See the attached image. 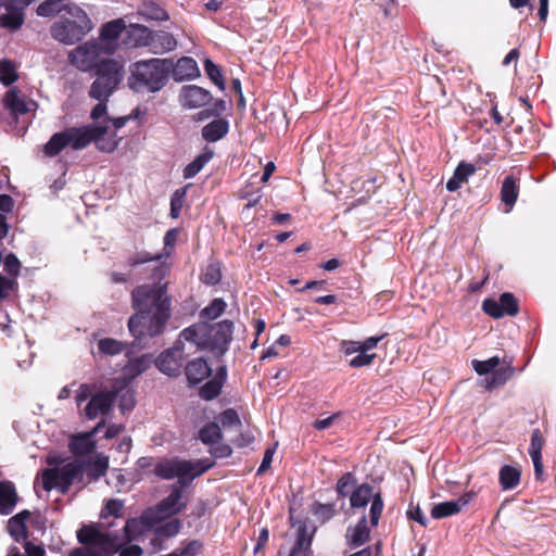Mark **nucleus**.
<instances>
[{"label": "nucleus", "mask_w": 556, "mask_h": 556, "mask_svg": "<svg viewBox=\"0 0 556 556\" xmlns=\"http://www.w3.org/2000/svg\"><path fill=\"white\" fill-rule=\"evenodd\" d=\"M131 299L137 313L128 320L129 332L138 340L160 334L170 316L166 285L140 286L132 291Z\"/></svg>", "instance_id": "nucleus-1"}, {"label": "nucleus", "mask_w": 556, "mask_h": 556, "mask_svg": "<svg viewBox=\"0 0 556 556\" xmlns=\"http://www.w3.org/2000/svg\"><path fill=\"white\" fill-rule=\"evenodd\" d=\"M213 466L214 462L208 458L198 460L172 458L159 462L154 467V473L165 480L177 478L178 483L181 484V486L174 485L170 494L159 503L160 517H170L178 514L187 504L184 498V486Z\"/></svg>", "instance_id": "nucleus-2"}, {"label": "nucleus", "mask_w": 556, "mask_h": 556, "mask_svg": "<svg viewBox=\"0 0 556 556\" xmlns=\"http://www.w3.org/2000/svg\"><path fill=\"white\" fill-rule=\"evenodd\" d=\"M81 546L74 547L66 556H114L123 544L114 532L99 525H85L76 533Z\"/></svg>", "instance_id": "nucleus-3"}, {"label": "nucleus", "mask_w": 556, "mask_h": 556, "mask_svg": "<svg viewBox=\"0 0 556 556\" xmlns=\"http://www.w3.org/2000/svg\"><path fill=\"white\" fill-rule=\"evenodd\" d=\"M124 64L116 60H103L97 67V78L89 96L99 101L91 111V118L98 121L106 114V101L124 78Z\"/></svg>", "instance_id": "nucleus-4"}, {"label": "nucleus", "mask_w": 556, "mask_h": 556, "mask_svg": "<svg viewBox=\"0 0 556 556\" xmlns=\"http://www.w3.org/2000/svg\"><path fill=\"white\" fill-rule=\"evenodd\" d=\"M170 68L169 59L138 61L130 67L128 86L136 92H157L166 85Z\"/></svg>", "instance_id": "nucleus-5"}, {"label": "nucleus", "mask_w": 556, "mask_h": 556, "mask_svg": "<svg viewBox=\"0 0 556 556\" xmlns=\"http://www.w3.org/2000/svg\"><path fill=\"white\" fill-rule=\"evenodd\" d=\"M93 28L88 14L77 4L70 3L65 12L51 25V37L63 45H75Z\"/></svg>", "instance_id": "nucleus-6"}, {"label": "nucleus", "mask_w": 556, "mask_h": 556, "mask_svg": "<svg viewBox=\"0 0 556 556\" xmlns=\"http://www.w3.org/2000/svg\"><path fill=\"white\" fill-rule=\"evenodd\" d=\"M90 138L87 129L71 127L52 135L43 147V153L49 157H53L66 147H71L73 150H83L90 144Z\"/></svg>", "instance_id": "nucleus-7"}, {"label": "nucleus", "mask_w": 556, "mask_h": 556, "mask_svg": "<svg viewBox=\"0 0 556 556\" xmlns=\"http://www.w3.org/2000/svg\"><path fill=\"white\" fill-rule=\"evenodd\" d=\"M498 365L500 358L497 356H493L486 361L473 359L471 362V366L478 375L483 376L493 372L491 377L484 379V386L488 390L503 386L514 375V368L511 366L496 369Z\"/></svg>", "instance_id": "nucleus-8"}, {"label": "nucleus", "mask_w": 556, "mask_h": 556, "mask_svg": "<svg viewBox=\"0 0 556 556\" xmlns=\"http://www.w3.org/2000/svg\"><path fill=\"white\" fill-rule=\"evenodd\" d=\"M370 502V525L376 527L379 522L382 509L383 501L379 493L374 494L372 488L363 483L355 488L350 495V504L353 508L365 507Z\"/></svg>", "instance_id": "nucleus-9"}, {"label": "nucleus", "mask_w": 556, "mask_h": 556, "mask_svg": "<svg viewBox=\"0 0 556 556\" xmlns=\"http://www.w3.org/2000/svg\"><path fill=\"white\" fill-rule=\"evenodd\" d=\"M100 43L93 40L86 41L68 53V61L72 65L83 72L91 71L99 66L97 63L102 51Z\"/></svg>", "instance_id": "nucleus-10"}, {"label": "nucleus", "mask_w": 556, "mask_h": 556, "mask_svg": "<svg viewBox=\"0 0 556 556\" xmlns=\"http://www.w3.org/2000/svg\"><path fill=\"white\" fill-rule=\"evenodd\" d=\"M118 396L116 389L100 391L93 394L84 408L86 418L92 420L109 415Z\"/></svg>", "instance_id": "nucleus-11"}, {"label": "nucleus", "mask_w": 556, "mask_h": 556, "mask_svg": "<svg viewBox=\"0 0 556 556\" xmlns=\"http://www.w3.org/2000/svg\"><path fill=\"white\" fill-rule=\"evenodd\" d=\"M80 128L88 130L91 137L90 143L94 142L96 147L102 152H113L119 143L121 138H117L116 132L109 125L91 124L80 126Z\"/></svg>", "instance_id": "nucleus-12"}, {"label": "nucleus", "mask_w": 556, "mask_h": 556, "mask_svg": "<svg viewBox=\"0 0 556 556\" xmlns=\"http://www.w3.org/2000/svg\"><path fill=\"white\" fill-rule=\"evenodd\" d=\"M155 365L160 371L169 377L179 376L184 366L182 348L177 344L174 348L164 351L155 359Z\"/></svg>", "instance_id": "nucleus-13"}, {"label": "nucleus", "mask_w": 556, "mask_h": 556, "mask_svg": "<svg viewBox=\"0 0 556 556\" xmlns=\"http://www.w3.org/2000/svg\"><path fill=\"white\" fill-rule=\"evenodd\" d=\"M72 485L70 480L63 475L60 468L45 469L41 472V477L35 480L34 488L38 492L41 486L46 492H50L55 489L62 493H65Z\"/></svg>", "instance_id": "nucleus-14"}, {"label": "nucleus", "mask_w": 556, "mask_h": 556, "mask_svg": "<svg viewBox=\"0 0 556 556\" xmlns=\"http://www.w3.org/2000/svg\"><path fill=\"white\" fill-rule=\"evenodd\" d=\"M211 100V92L197 85L184 86L179 92V101L185 109H199L208 104Z\"/></svg>", "instance_id": "nucleus-15"}, {"label": "nucleus", "mask_w": 556, "mask_h": 556, "mask_svg": "<svg viewBox=\"0 0 556 556\" xmlns=\"http://www.w3.org/2000/svg\"><path fill=\"white\" fill-rule=\"evenodd\" d=\"M473 492H467L455 501H446L434 505L431 509V517L442 519L458 514L475 497Z\"/></svg>", "instance_id": "nucleus-16"}, {"label": "nucleus", "mask_w": 556, "mask_h": 556, "mask_svg": "<svg viewBox=\"0 0 556 556\" xmlns=\"http://www.w3.org/2000/svg\"><path fill=\"white\" fill-rule=\"evenodd\" d=\"M233 324L230 320H223L214 326H210V349H219L225 351L232 339Z\"/></svg>", "instance_id": "nucleus-17"}, {"label": "nucleus", "mask_w": 556, "mask_h": 556, "mask_svg": "<svg viewBox=\"0 0 556 556\" xmlns=\"http://www.w3.org/2000/svg\"><path fill=\"white\" fill-rule=\"evenodd\" d=\"M175 81L192 80L200 76V70L194 59L184 56L176 64L172 62L170 72Z\"/></svg>", "instance_id": "nucleus-18"}, {"label": "nucleus", "mask_w": 556, "mask_h": 556, "mask_svg": "<svg viewBox=\"0 0 556 556\" xmlns=\"http://www.w3.org/2000/svg\"><path fill=\"white\" fill-rule=\"evenodd\" d=\"M180 338L197 345L200 349H210V325L207 324H194L180 333Z\"/></svg>", "instance_id": "nucleus-19"}, {"label": "nucleus", "mask_w": 556, "mask_h": 556, "mask_svg": "<svg viewBox=\"0 0 556 556\" xmlns=\"http://www.w3.org/2000/svg\"><path fill=\"white\" fill-rule=\"evenodd\" d=\"M126 29L125 22L117 18L104 24L101 28L100 38L104 42L105 51L112 53L117 47V40L122 31Z\"/></svg>", "instance_id": "nucleus-20"}, {"label": "nucleus", "mask_w": 556, "mask_h": 556, "mask_svg": "<svg viewBox=\"0 0 556 556\" xmlns=\"http://www.w3.org/2000/svg\"><path fill=\"white\" fill-rule=\"evenodd\" d=\"M152 30L139 24L130 25L126 29L124 42L129 48H148L150 49Z\"/></svg>", "instance_id": "nucleus-21"}, {"label": "nucleus", "mask_w": 556, "mask_h": 556, "mask_svg": "<svg viewBox=\"0 0 556 556\" xmlns=\"http://www.w3.org/2000/svg\"><path fill=\"white\" fill-rule=\"evenodd\" d=\"M152 527L151 520L142 515L137 518H130L126 521L124 527V534L119 535L115 533L121 540H123V544H126L130 541L137 540L141 534H143L147 530Z\"/></svg>", "instance_id": "nucleus-22"}, {"label": "nucleus", "mask_w": 556, "mask_h": 556, "mask_svg": "<svg viewBox=\"0 0 556 556\" xmlns=\"http://www.w3.org/2000/svg\"><path fill=\"white\" fill-rule=\"evenodd\" d=\"M177 47V40L175 37L164 30L152 31L151 43L149 51L154 54H163L175 50Z\"/></svg>", "instance_id": "nucleus-23"}, {"label": "nucleus", "mask_w": 556, "mask_h": 556, "mask_svg": "<svg viewBox=\"0 0 556 556\" xmlns=\"http://www.w3.org/2000/svg\"><path fill=\"white\" fill-rule=\"evenodd\" d=\"M370 534V528L367 525L366 516H362L354 527H349L346 530V542L352 547H358L365 544Z\"/></svg>", "instance_id": "nucleus-24"}, {"label": "nucleus", "mask_w": 556, "mask_h": 556, "mask_svg": "<svg viewBox=\"0 0 556 556\" xmlns=\"http://www.w3.org/2000/svg\"><path fill=\"white\" fill-rule=\"evenodd\" d=\"M476 170L477 168L473 164L460 162L455 168L453 176L447 180L446 189L450 192L458 190Z\"/></svg>", "instance_id": "nucleus-25"}, {"label": "nucleus", "mask_w": 556, "mask_h": 556, "mask_svg": "<svg viewBox=\"0 0 556 556\" xmlns=\"http://www.w3.org/2000/svg\"><path fill=\"white\" fill-rule=\"evenodd\" d=\"M212 372L211 367L203 358H197L186 366V376L191 384H198L207 378Z\"/></svg>", "instance_id": "nucleus-26"}, {"label": "nucleus", "mask_w": 556, "mask_h": 556, "mask_svg": "<svg viewBox=\"0 0 556 556\" xmlns=\"http://www.w3.org/2000/svg\"><path fill=\"white\" fill-rule=\"evenodd\" d=\"M17 501V494L15 486L12 482L2 481L0 482V514L10 515Z\"/></svg>", "instance_id": "nucleus-27"}, {"label": "nucleus", "mask_w": 556, "mask_h": 556, "mask_svg": "<svg viewBox=\"0 0 556 556\" xmlns=\"http://www.w3.org/2000/svg\"><path fill=\"white\" fill-rule=\"evenodd\" d=\"M70 451L74 455H89L96 448V442L93 440L92 433L85 432L80 434L73 435L70 441Z\"/></svg>", "instance_id": "nucleus-28"}, {"label": "nucleus", "mask_w": 556, "mask_h": 556, "mask_svg": "<svg viewBox=\"0 0 556 556\" xmlns=\"http://www.w3.org/2000/svg\"><path fill=\"white\" fill-rule=\"evenodd\" d=\"M229 130V123L224 118H217L202 128V137L207 142H216L224 138Z\"/></svg>", "instance_id": "nucleus-29"}, {"label": "nucleus", "mask_w": 556, "mask_h": 556, "mask_svg": "<svg viewBox=\"0 0 556 556\" xmlns=\"http://www.w3.org/2000/svg\"><path fill=\"white\" fill-rule=\"evenodd\" d=\"M226 379V368L220 367L216 374V376L208 380L201 389L200 396L203 400L210 401L219 395L223 384Z\"/></svg>", "instance_id": "nucleus-30"}, {"label": "nucleus", "mask_w": 556, "mask_h": 556, "mask_svg": "<svg viewBox=\"0 0 556 556\" xmlns=\"http://www.w3.org/2000/svg\"><path fill=\"white\" fill-rule=\"evenodd\" d=\"M29 517L28 511H22L12 518H10L8 523V530L10 535L16 542H25L27 540L28 533L25 525V520Z\"/></svg>", "instance_id": "nucleus-31"}, {"label": "nucleus", "mask_w": 556, "mask_h": 556, "mask_svg": "<svg viewBox=\"0 0 556 556\" xmlns=\"http://www.w3.org/2000/svg\"><path fill=\"white\" fill-rule=\"evenodd\" d=\"M311 548V539L306 535L305 529H301L292 547H281L278 556H307Z\"/></svg>", "instance_id": "nucleus-32"}, {"label": "nucleus", "mask_w": 556, "mask_h": 556, "mask_svg": "<svg viewBox=\"0 0 556 556\" xmlns=\"http://www.w3.org/2000/svg\"><path fill=\"white\" fill-rule=\"evenodd\" d=\"M518 199V186L513 176H507L501 188V200L506 206L505 213H509Z\"/></svg>", "instance_id": "nucleus-33"}, {"label": "nucleus", "mask_w": 556, "mask_h": 556, "mask_svg": "<svg viewBox=\"0 0 556 556\" xmlns=\"http://www.w3.org/2000/svg\"><path fill=\"white\" fill-rule=\"evenodd\" d=\"M152 364V357L148 354L132 358L124 368V375L128 380H132L144 372Z\"/></svg>", "instance_id": "nucleus-34"}, {"label": "nucleus", "mask_w": 556, "mask_h": 556, "mask_svg": "<svg viewBox=\"0 0 556 556\" xmlns=\"http://www.w3.org/2000/svg\"><path fill=\"white\" fill-rule=\"evenodd\" d=\"M214 152L205 148L191 163L184 169V177L186 179L194 177L201 169L212 160Z\"/></svg>", "instance_id": "nucleus-35"}, {"label": "nucleus", "mask_w": 556, "mask_h": 556, "mask_svg": "<svg viewBox=\"0 0 556 556\" xmlns=\"http://www.w3.org/2000/svg\"><path fill=\"white\" fill-rule=\"evenodd\" d=\"M3 102L5 108L14 115L24 114L28 111L26 102L20 97L18 91L15 88L5 93Z\"/></svg>", "instance_id": "nucleus-36"}, {"label": "nucleus", "mask_w": 556, "mask_h": 556, "mask_svg": "<svg viewBox=\"0 0 556 556\" xmlns=\"http://www.w3.org/2000/svg\"><path fill=\"white\" fill-rule=\"evenodd\" d=\"M520 482V471L513 466L505 465L500 470V483L503 490H511Z\"/></svg>", "instance_id": "nucleus-37"}, {"label": "nucleus", "mask_w": 556, "mask_h": 556, "mask_svg": "<svg viewBox=\"0 0 556 556\" xmlns=\"http://www.w3.org/2000/svg\"><path fill=\"white\" fill-rule=\"evenodd\" d=\"M18 78L17 65L8 59L0 61V81L4 86H10Z\"/></svg>", "instance_id": "nucleus-38"}, {"label": "nucleus", "mask_w": 556, "mask_h": 556, "mask_svg": "<svg viewBox=\"0 0 556 556\" xmlns=\"http://www.w3.org/2000/svg\"><path fill=\"white\" fill-rule=\"evenodd\" d=\"M199 439L207 445H214L215 443H218L222 439V431L219 426L216 422H210L205 425L200 431H199Z\"/></svg>", "instance_id": "nucleus-39"}, {"label": "nucleus", "mask_w": 556, "mask_h": 556, "mask_svg": "<svg viewBox=\"0 0 556 556\" xmlns=\"http://www.w3.org/2000/svg\"><path fill=\"white\" fill-rule=\"evenodd\" d=\"M125 346L121 341L112 338H104L98 342V353L100 355H117L124 351Z\"/></svg>", "instance_id": "nucleus-40"}, {"label": "nucleus", "mask_w": 556, "mask_h": 556, "mask_svg": "<svg viewBox=\"0 0 556 556\" xmlns=\"http://www.w3.org/2000/svg\"><path fill=\"white\" fill-rule=\"evenodd\" d=\"M63 1L64 0H46L38 5L37 14L47 17L60 13L62 10L65 11L66 5L63 4Z\"/></svg>", "instance_id": "nucleus-41"}, {"label": "nucleus", "mask_w": 556, "mask_h": 556, "mask_svg": "<svg viewBox=\"0 0 556 556\" xmlns=\"http://www.w3.org/2000/svg\"><path fill=\"white\" fill-rule=\"evenodd\" d=\"M204 70L208 78L220 89L225 90V80L222 71L212 60L207 59L204 62Z\"/></svg>", "instance_id": "nucleus-42"}, {"label": "nucleus", "mask_w": 556, "mask_h": 556, "mask_svg": "<svg viewBox=\"0 0 556 556\" xmlns=\"http://www.w3.org/2000/svg\"><path fill=\"white\" fill-rule=\"evenodd\" d=\"M4 271L10 278L15 279L18 277L22 264L14 253H9L4 257L2 256Z\"/></svg>", "instance_id": "nucleus-43"}, {"label": "nucleus", "mask_w": 556, "mask_h": 556, "mask_svg": "<svg viewBox=\"0 0 556 556\" xmlns=\"http://www.w3.org/2000/svg\"><path fill=\"white\" fill-rule=\"evenodd\" d=\"M498 302L501 303V307L503 308L504 316H516L518 314V303L516 298L511 293H503L500 296Z\"/></svg>", "instance_id": "nucleus-44"}, {"label": "nucleus", "mask_w": 556, "mask_h": 556, "mask_svg": "<svg viewBox=\"0 0 556 556\" xmlns=\"http://www.w3.org/2000/svg\"><path fill=\"white\" fill-rule=\"evenodd\" d=\"M226 308V303L223 299H214L210 305L204 307L201 312L202 316L208 319H216Z\"/></svg>", "instance_id": "nucleus-45"}, {"label": "nucleus", "mask_w": 556, "mask_h": 556, "mask_svg": "<svg viewBox=\"0 0 556 556\" xmlns=\"http://www.w3.org/2000/svg\"><path fill=\"white\" fill-rule=\"evenodd\" d=\"M186 188L177 189L170 199V216L178 218L186 198Z\"/></svg>", "instance_id": "nucleus-46"}, {"label": "nucleus", "mask_w": 556, "mask_h": 556, "mask_svg": "<svg viewBox=\"0 0 556 556\" xmlns=\"http://www.w3.org/2000/svg\"><path fill=\"white\" fill-rule=\"evenodd\" d=\"M356 484V479L353 473H344L337 483V491L341 496H348L351 493V489Z\"/></svg>", "instance_id": "nucleus-47"}, {"label": "nucleus", "mask_w": 556, "mask_h": 556, "mask_svg": "<svg viewBox=\"0 0 556 556\" xmlns=\"http://www.w3.org/2000/svg\"><path fill=\"white\" fill-rule=\"evenodd\" d=\"M124 508V502L121 500H110L106 502L104 508L101 510V518L105 519L108 517H121V513Z\"/></svg>", "instance_id": "nucleus-48"}, {"label": "nucleus", "mask_w": 556, "mask_h": 556, "mask_svg": "<svg viewBox=\"0 0 556 556\" xmlns=\"http://www.w3.org/2000/svg\"><path fill=\"white\" fill-rule=\"evenodd\" d=\"M60 469L63 471V475L70 480L71 483L79 479L84 470L83 465L79 462L67 463Z\"/></svg>", "instance_id": "nucleus-49"}, {"label": "nucleus", "mask_w": 556, "mask_h": 556, "mask_svg": "<svg viewBox=\"0 0 556 556\" xmlns=\"http://www.w3.org/2000/svg\"><path fill=\"white\" fill-rule=\"evenodd\" d=\"M109 466V458L106 456L99 455L90 463L89 475L93 478L103 476Z\"/></svg>", "instance_id": "nucleus-50"}, {"label": "nucleus", "mask_w": 556, "mask_h": 556, "mask_svg": "<svg viewBox=\"0 0 556 556\" xmlns=\"http://www.w3.org/2000/svg\"><path fill=\"white\" fill-rule=\"evenodd\" d=\"M115 389L118 391V394L122 392L121 400H119L121 410L124 413L126 410L132 409V407L135 406L134 391L130 390L129 388H127L126 386L122 389H117V388H115Z\"/></svg>", "instance_id": "nucleus-51"}, {"label": "nucleus", "mask_w": 556, "mask_h": 556, "mask_svg": "<svg viewBox=\"0 0 556 556\" xmlns=\"http://www.w3.org/2000/svg\"><path fill=\"white\" fill-rule=\"evenodd\" d=\"M313 515L318 520L325 522L334 515V506L332 504H315L313 506Z\"/></svg>", "instance_id": "nucleus-52"}, {"label": "nucleus", "mask_w": 556, "mask_h": 556, "mask_svg": "<svg viewBox=\"0 0 556 556\" xmlns=\"http://www.w3.org/2000/svg\"><path fill=\"white\" fill-rule=\"evenodd\" d=\"M218 420L222 424V426L225 428L241 426L240 418H239L237 412L232 408H228V409L224 410L219 415Z\"/></svg>", "instance_id": "nucleus-53"}, {"label": "nucleus", "mask_w": 556, "mask_h": 556, "mask_svg": "<svg viewBox=\"0 0 556 556\" xmlns=\"http://www.w3.org/2000/svg\"><path fill=\"white\" fill-rule=\"evenodd\" d=\"M482 309L485 314L493 318H501L504 316L503 308L501 307V303L493 299H486L482 303Z\"/></svg>", "instance_id": "nucleus-54"}, {"label": "nucleus", "mask_w": 556, "mask_h": 556, "mask_svg": "<svg viewBox=\"0 0 556 556\" xmlns=\"http://www.w3.org/2000/svg\"><path fill=\"white\" fill-rule=\"evenodd\" d=\"M543 444H544V441H543L540 430L539 429L533 430L532 434H531V443H530V447H529L530 457L542 456Z\"/></svg>", "instance_id": "nucleus-55"}, {"label": "nucleus", "mask_w": 556, "mask_h": 556, "mask_svg": "<svg viewBox=\"0 0 556 556\" xmlns=\"http://www.w3.org/2000/svg\"><path fill=\"white\" fill-rule=\"evenodd\" d=\"M0 21L2 26L17 29L22 26L24 18L18 11H14L12 14L3 15Z\"/></svg>", "instance_id": "nucleus-56"}, {"label": "nucleus", "mask_w": 556, "mask_h": 556, "mask_svg": "<svg viewBox=\"0 0 556 556\" xmlns=\"http://www.w3.org/2000/svg\"><path fill=\"white\" fill-rule=\"evenodd\" d=\"M17 289V281L10 277H4L0 274V300L9 296L11 291Z\"/></svg>", "instance_id": "nucleus-57"}, {"label": "nucleus", "mask_w": 556, "mask_h": 556, "mask_svg": "<svg viewBox=\"0 0 556 556\" xmlns=\"http://www.w3.org/2000/svg\"><path fill=\"white\" fill-rule=\"evenodd\" d=\"M376 354H369L368 352L361 350L358 354L350 361V366L357 368L371 364Z\"/></svg>", "instance_id": "nucleus-58"}, {"label": "nucleus", "mask_w": 556, "mask_h": 556, "mask_svg": "<svg viewBox=\"0 0 556 556\" xmlns=\"http://www.w3.org/2000/svg\"><path fill=\"white\" fill-rule=\"evenodd\" d=\"M222 274L216 265H208L203 274V281L206 285H216L219 282Z\"/></svg>", "instance_id": "nucleus-59"}, {"label": "nucleus", "mask_w": 556, "mask_h": 556, "mask_svg": "<svg viewBox=\"0 0 556 556\" xmlns=\"http://www.w3.org/2000/svg\"><path fill=\"white\" fill-rule=\"evenodd\" d=\"M93 388L90 384H80L76 391L75 400L78 407L93 395Z\"/></svg>", "instance_id": "nucleus-60"}, {"label": "nucleus", "mask_w": 556, "mask_h": 556, "mask_svg": "<svg viewBox=\"0 0 556 556\" xmlns=\"http://www.w3.org/2000/svg\"><path fill=\"white\" fill-rule=\"evenodd\" d=\"M226 110V102L224 100H218L215 103L214 110H203L198 113V121H203L208 118L212 115H219Z\"/></svg>", "instance_id": "nucleus-61"}, {"label": "nucleus", "mask_w": 556, "mask_h": 556, "mask_svg": "<svg viewBox=\"0 0 556 556\" xmlns=\"http://www.w3.org/2000/svg\"><path fill=\"white\" fill-rule=\"evenodd\" d=\"M180 530V522L177 519L170 520L166 522L164 526L160 528V533L165 536H174Z\"/></svg>", "instance_id": "nucleus-62"}, {"label": "nucleus", "mask_w": 556, "mask_h": 556, "mask_svg": "<svg viewBox=\"0 0 556 556\" xmlns=\"http://www.w3.org/2000/svg\"><path fill=\"white\" fill-rule=\"evenodd\" d=\"M231 452V447L227 444H222L220 441H218V443H215L214 445H211V454L214 457H228L230 456Z\"/></svg>", "instance_id": "nucleus-63"}, {"label": "nucleus", "mask_w": 556, "mask_h": 556, "mask_svg": "<svg viewBox=\"0 0 556 556\" xmlns=\"http://www.w3.org/2000/svg\"><path fill=\"white\" fill-rule=\"evenodd\" d=\"M125 544H122V546L118 548L117 553L119 556H141L142 555V548L138 545H128L125 546Z\"/></svg>", "instance_id": "nucleus-64"}]
</instances>
